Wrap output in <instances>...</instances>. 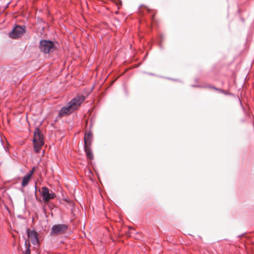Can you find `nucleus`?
<instances>
[{"instance_id": "nucleus-5", "label": "nucleus", "mask_w": 254, "mask_h": 254, "mask_svg": "<svg viewBox=\"0 0 254 254\" xmlns=\"http://www.w3.org/2000/svg\"><path fill=\"white\" fill-rule=\"evenodd\" d=\"M42 190L41 195L44 201L49 202L51 199L56 197V194L52 190H50L47 187H43Z\"/></svg>"}, {"instance_id": "nucleus-6", "label": "nucleus", "mask_w": 254, "mask_h": 254, "mask_svg": "<svg viewBox=\"0 0 254 254\" xmlns=\"http://www.w3.org/2000/svg\"><path fill=\"white\" fill-rule=\"evenodd\" d=\"M27 235L31 240L32 243L34 245H38L39 244L38 233L35 230H31L29 229H27Z\"/></svg>"}, {"instance_id": "nucleus-3", "label": "nucleus", "mask_w": 254, "mask_h": 254, "mask_svg": "<svg viewBox=\"0 0 254 254\" xmlns=\"http://www.w3.org/2000/svg\"><path fill=\"white\" fill-rule=\"evenodd\" d=\"M68 229V225L64 224H59L52 226L50 234L52 236H56L64 234Z\"/></svg>"}, {"instance_id": "nucleus-10", "label": "nucleus", "mask_w": 254, "mask_h": 254, "mask_svg": "<svg viewBox=\"0 0 254 254\" xmlns=\"http://www.w3.org/2000/svg\"><path fill=\"white\" fill-rule=\"evenodd\" d=\"M92 134L91 132H88L85 134L84 138V143H91Z\"/></svg>"}, {"instance_id": "nucleus-4", "label": "nucleus", "mask_w": 254, "mask_h": 254, "mask_svg": "<svg viewBox=\"0 0 254 254\" xmlns=\"http://www.w3.org/2000/svg\"><path fill=\"white\" fill-rule=\"evenodd\" d=\"M25 28L24 26H16L14 27L12 31L9 33V37L13 39H17L20 37L25 33Z\"/></svg>"}, {"instance_id": "nucleus-1", "label": "nucleus", "mask_w": 254, "mask_h": 254, "mask_svg": "<svg viewBox=\"0 0 254 254\" xmlns=\"http://www.w3.org/2000/svg\"><path fill=\"white\" fill-rule=\"evenodd\" d=\"M84 96L82 95H77L73 98L67 105L63 107L59 112L58 117H63L69 115L77 110L84 101Z\"/></svg>"}, {"instance_id": "nucleus-13", "label": "nucleus", "mask_w": 254, "mask_h": 254, "mask_svg": "<svg viewBox=\"0 0 254 254\" xmlns=\"http://www.w3.org/2000/svg\"><path fill=\"white\" fill-rule=\"evenodd\" d=\"M24 254H30V250L29 247H27Z\"/></svg>"}, {"instance_id": "nucleus-14", "label": "nucleus", "mask_w": 254, "mask_h": 254, "mask_svg": "<svg viewBox=\"0 0 254 254\" xmlns=\"http://www.w3.org/2000/svg\"><path fill=\"white\" fill-rule=\"evenodd\" d=\"M33 171H34V168L31 170L30 171L28 174H27V175H31V177L32 176L33 173Z\"/></svg>"}, {"instance_id": "nucleus-17", "label": "nucleus", "mask_w": 254, "mask_h": 254, "mask_svg": "<svg viewBox=\"0 0 254 254\" xmlns=\"http://www.w3.org/2000/svg\"><path fill=\"white\" fill-rule=\"evenodd\" d=\"M35 191H36V188H37V186H36V185H35Z\"/></svg>"}, {"instance_id": "nucleus-15", "label": "nucleus", "mask_w": 254, "mask_h": 254, "mask_svg": "<svg viewBox=\"0 0 254 254\" xmlns=\"http://www.w3.org/2000/svg\"><path fill=\"white\" fill-rule=\"evenodd\" d=\"M33 171H34V168L31 170L30 171L28 174H27V175H31V177L32 176L33 173Z\"/></svg>"}, {"instance_id": "nucleus-2", "label": "nucleus", "mask_w": 254, "mask_h": 254, "mask_svg": "<svg viewBox=\"0 0 254 254\" xmlns=\"http://www.w3.org/2000/svg\"><path fill=\"white\" fill-rule=\"evenodd\" d=\"M39 48L41 52L49 54L54 51L55 44L52 41L42 40L40 42Z\"/></svg>"}, {"instance_id": "nucleus-8", "label": "nucleus", "mask_w": 254, "mask_h": 254, "mask_svg": "<svg viewBox=\"0 0 254 254\" xmlns=\"http://www.w3.org/2000/svg\"><path fill=\"white\" fill-rule=\"evenodd\" d=\"M91 144H83V148L88 159L92 160L94 156L91 147Z\"/></svg>"}, {"instance_id": "nucleus-18", "label": "nucleus", "mask_w": 254, "mask_h": 254, "mask_svg": "<svg viewBox=\"0 0 254 254\" xmlns=\"http://www.w3.org/2000/svg\"><path fill=\"white\" fill-rule=\"evenodd\" d=\"M25 245H27V242H26V241H25Z\"/></svg>"}, {"instance_id": "nucleus-9", "label": "nucleus", "mask_w": 254, "mask_h": 254, "mask_svg": "<svg viewBox=\"0 0 254 254\" xmlns=\"http://www.w3.org/2000/svg\"><path fill=\"white\" fill-rule=\"evenodd\" d=\"M31 179V175H25L22 179L21 185L22 187H25L28 185L30 180Z\"/></svg>"}, {"instance_id": "nucleus-12", "label": "nucleus", "mask_w": 254, "mask_h": 254, "mask_svg": "<svg viewBox=\"0 0 254 254\" xmlns=\"http://www.w3.org/2000/svg\"><path fill=\"white\" fill-rule=\"evenodd\" d=\"M206 87H209L210 88H212V89H214V90H217V91H219V92L222 93H224V94H226V91L225 90H223L222 89H219L217 87H215L214 86H206Z\"/></svg>"}, {"instance_id": "nucleus-16", "label": "nucleus", "mask_w": 254, "mask_h": 254, "mask_svg": "<svg viewBox=\"0 0 254 254\" xmlns=\"http://www.w3.org/2000/svg\"><path fill=\"white\" fill-rule=\"evenodd\" d=\"M148 74H149V75H154V74L151 73H148Z\"/></svg>"}, {"instance_id": "nucleus-7", "label": "nucleus", "mask_w": 254, "mask_h": 254, "mask_svg": "<svg viewBox=\"0 0 254 254\" xmlns=\"http://www.w3.org/2000/svg\"><path fill=\"white\" fill-rule=\"evenodd\" d=\"M33 143H44L43 135L38 127H36L34 132Z\"/></svg>"}, {"instance_id": "nucleus-19", "label": "nucleus", "mask_w": 254, "mask_h": 254, "mask_svg": "<svg viewBox=\"0 0 254 254\" xmlns=\"http://www.w3.org/2000/svg\"><path fill=\"white\" fill-rule=\"evenodd\" d=\"M192 86H193V87H195V85H193ZM196 87H197V86H196Z\"/></svg>"}, {"instance_id": "nucleus-11", "label": "nucleus", "mask_w": 254, "mask_h": 254, "mask_svg": "<svg viewBox=\"0 0 254 254\" xmlns=\"http://www.w3.org/2000/svg\"><path fill=\"white\" fill-rule=\"evenodd\" d=\"M44 144H34V149L36 153H39L42 145Z\"/></svg>"}]
</instances>
